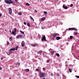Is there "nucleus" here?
<instances>
[{
	"label": "nucleus",
	"mask_w": 79,
	"mask_h": 79,
	"mask_svg": "<svg viewBox=\"0 0 79 79\" xmlns=\"http://www.w3.org/2000/svg\"><path fill=\"white\" fill-rule=\"evenodd\" d=\"M5 2L7 3V4H11L12 3H14L15 4L14 1L11 0H5Z\"/></svg>",
	"instance_id": "obj_1"
},
{
	"label": "nucleus",
	"mask_w": 79,
	"mask_h": 79,
	"mask_svg": "<svg viewBox=\"0 0 79 79\" xmlns=\"http://www.w3.org/2000/svg\"><path fill=\"white\" fill-rule=\"evenodd\" d=\"M47 76V74H45L43 73H41V72H40V77H46Z\"/></svg>",
	"instance_id": "obj_2"
},
{
	"label": "nucleus",
	"mask_w": 79,
	"mask_h": 79,
	"mask_svg": "<svg viewBox=\"0 0 79 79\" xmlns=\"http://www.w3.org/2000/svg\"><path fill=\"white\" fill-rule=\"evenodd\" d=\"M68 29H69V30L70 31L71 30H72V31H73V30H75V31H77V29L76 28H74V27L71 28H69Z\"/></svg>",
	"instance_id": "obj_3"
},
{
	"label": "nucleus",
	"mask_w": 79,
	"mask_h": 79,
	"mask_svg": "<svg viewBox=\"0 0 79 79\" xmlns=\"http://www.w3.org/2000/svg\"><path fill=\"white\" fill-rule=\"evenodd\" d=\"M9 13L10 14H12V9H11V8H9Z\"/></svg>",
	"instance_id": "obj_4"
},
{
	"label": "nucleus",
	"mask_w": 79,
	"mask_h": 79,
	"mask_svg": "<svg viewBox=\"0 0 79 79\" xmlns=\"http://www.w3.org/2000/svg\"><path fill=\"white\" fill-rule=\"evenodd\" d=\"M41 40L42 41H44H44H46L47 40H46V38L45 37V36L43 37H42Z\"/></svg>",
	"instance_id": "obj_5"
},
{
	"label": "nucleus",
	"mask_w": 79,
	"mask_h": 79,
	"mask_svg": "<svg viewBox=\"0 0 79 79\" xmlns=\"http://www.w3.org/2000/svg\"><path fill=\"white\" fill-rule=\"evenodd\" d=\"M25 43L24 42V41H22L21 43L22 46L24 47V46Z\"/></svg>",
	"instance_id": "obj_6"
},
{
	"label": "nucleus",
	"mask_w": 79,
	"mask_h": 79,
	"mask_svg": "<svg viewBox=\"0 0 79 79\" xmlns=\"http://www.w3.org/2000/svg\"><path fill=\"white\" fill-rule=\"evenodd\" d=\"M16 50V48H13L10 49L9 51L11 52V51H14V50Z\"/></svg>",
	"instance_id": "obj_7"
},
{
	"label": "nucleus",
	"mask_w": 79,
	"mask_h": 79,
	"mask_svg": "<svg viewBox=\"0 0 79 79\" xmlns=\"http://www.w3.org/2000/svg\"><path fill=\"white\" fill-rule=\"evenodd\" d=\"M56 35H57V33L54 34V35H53V39H55V37H56Z\"/></svg>",
	"instance_id": "obj_8"
},
{
	"label": "nucleus",
	"mask_w": 79,
	"mask_h": 79,
	"mask_svg": "<svg viewBox=\"0 0 79 79\" xmlns=\"http://www.w3.org/2000/svg\"><path fill=\"white\" fill-rule=\"evenodd\" d=\"M45 17H43L41 19V21H44L45 19Z\"/></svg>",
	"instance_id": "obj_9"
},
{
	"label": "nucleus",
	"mask_w": 79,
	"mask_h": 79,
	"mask_svg": "<svg viewBox=\"0 0 79 79\" xmlns=\"http://www.w3.org/2000/svg\"><path fill=\"white\" fill-rule=\"evenodd\" d=\"M16 32L14 31L11 32V34H14V35H16Z\"/></svg>",
	"instance_id": "obj_10"
},
{
	"label": "nucleus",
	"mask_w": 79,
	"mask_h": 79,
	"mask_svg": "<svg viewBox=\"0 0 79 79\" xmlns=\"http://www.w3.org/2000/svg\"><path fill=\"white\" fill-rule=\"evenodd\" d=\"M63 7L64 8H65V9H68V6H64V5H63Z\"/></svg>",
	"instance_id": "obj_11"
},
{
	"label": "nucleus",
	"mask_w": 79,
	"mask_h": 79,
	"mask_svg": "<svg viewBox=\"0 0 79 79\" xmlns=\"http://www.w3.org/2000/svg\"><path fill=\"white\" fill-rule=\"evenodd\" d=\"M60 38H61L60 37L57 36L56 37V40H59V39H60Z\"/></svg>",
	"instance_id": "obj_12"
},
{
	"label": "nucleus",
	"mask_w": 79,
	"mask_h": 79,
	"mask_svg": "<svg viewBox=\"0 0 79 79\" xmlns=\"http://www.w3.org/2000/svg\"><path fill=\"white\" fill-rule=\"evenodd\" d=\"M20 35H17V36L16 37V39H19V38L20 37Z\"/></svg>",
	"instance_id": "obj_13"
},
{
	"label": "nucleus",
	"mask_w": 79,
	"mask_h": 79,
	"mask_svg": "<svg viewBox=\"0 0 79 79\" xmlns=\"http://www.w3.org/2000/svg\"><path fill=\"white\" fill-rule=\"evenodd\" d=\"M30 18L32 20H33V21H34V19H33V18H32V16H30Z\"/></svg>",
	"instance_id": "obj_14"
},
{
	"label": "nucleus",
	"mask_w": 79,
	"mask_h": 79,
	"mask_svg": "<svg viewBox=\"0 0 79 79\" xmlns=\"http://www.w3.org/2000/svg\"><path fill=\"white\" fill-rule=\"evenodd\" d=\"M42 53V52L40 50L37 53Z\"/></svg>",
	"instance_id": "obj_15"
},
{
	"label": "nucleus",
	"mask_w": 79,
	"mask_h": 79,
	"mask_svg": "<svg viewBox=\"0 0 79 79\" xmlns=\"http://www.w3.org/2000/svg\"><path fill=\"white\" fill-rule=\"evenodd\" d=\"M26 72H29V69H26Z\"/></svg>",
	"instance_id": "obj_16"
},
{
	"label": "nucleus",
	"mask_w": 79,
	"mask_h": 79,
	"mask_svg": "<svg viewBox=\"0 0 79 79\" xmlns=\"http://www.w3.org/2000/svg\"><path fill=\"white\" fill-rule=\"evenodd\" d=\"M74 35H77V32H74Z\"/></svg>",
	"instance_id": "obj_17"
},
{
	"label": "nucleus",
	"mask_w": 79,
	"mask_h": 79,
	"mask_svg": "<svg viewBox=\"0 0 79 79\" xmlns=\"http://www.w3.org/2000/svg\"><path fill=\"white\" fill-rule=\"evenodd\" d=\"M56 55L57 56H60V54L58 53H56Z\"/></svg>",
	"instance_id": "obj_18"
},
{
	"label": "nucleus",
	"mask_w": 79,
	"mask_h": 79,
	"mask_svg": "<svg viewBox=\"0 0 79 79\" xmlns=\"http://www.w3.org/2000/svg\"><path fill=\"white\" fill-rule=\"evenodd\" d=\"M14 31L15 32H17V30H16V28H14Z\"/></svg>",
	"instance_id": "obj_19"
},
{
	"label": "nucleus",
	"mask_w": 79,
	"mask_h": 79,
	"mask_svg": "<svg viewBox=\"0 0 79 79\" xmlns=\"http://www.w3.org/2000/svg\"><path fill=\"white\" fill-rule=\"evenodd\" d=\"M13 53V52H12V51H10V52L9 53V55H11V53Z\"/></svg>",
	"instance_id": "obj_20"
},
{
	"label": "nucleus",
	"mask_w": 79,
	"mask_h": 79,
	"mask_svg": "<svg viewBox=\"0 0 79 79\" xmlns=\"http://www.w3.org/2000/svg\"><path fill=\"white\" fill-rule=\"evenodd\" d=\"M54 52H55V51H54V52H52V51L51 52V53L52 55H53V54H54Z\"/></svg>",
	"instance_id": "obj_21"
},
{
	"label": "nucleus",
	"mask_w": 79,
	"mask_h": 79,
	"mask_svg": "<svg viewBox=\"0 0 79 79\" xmlns=\"http://www.w3.org/2000/svg\"><path fill=\"white\" fill-rule=\"evenodd\" d=\"M69 70L70 73H71V72H72V70H71V69H69Z\"/></svg>",
	"instance_id": "obj_22"
},
{
	"label": "nucleus",
	"mask_w": 79,
	"mask_h": 79,
	"mask_svg": "<svg viewBox=\"0 0 79 79\" xmlns=\"http://www.w3.org/2000/svg\"><path fill=\"white\" fill-rule=\"evenodd\" d=\"M73 37V36H70V39H72Z\"/></svg>",
	"instance_id": "obj_23"
},
{
	"label": "nucleus",
	"mask_w": 79,
	"mask_h": 79,
	"mask_svg": "<svg viewBox=\"0 0 79 79\" xmlns=\"http://www.w3.org/2000/svg\"><path fill=\"white\" fill-rule=\"evenodd\" d=\"M27 25L28 26V27H30V24H29V23H27Z\"/></svg>",
	"instance_id": "obj_24"
},
{
	"label": "nucleus",
	"mask_w": 79,
	"mask_h": 79,
	"mask_svg": "<svg viewBox=\"0 0 79 79\" xmlns=\"http://www.w3.org/2000/svg\"><path fill=\"white\" fill-rule=\"evenodd\" d=\"M20 32H21V33H22V34H24V32H23V31H21V30L20 31Z\"/></svg>",
	"instance_id": "obj_25"
},
{
	"label": "nucleus",
	"mask_w": 79,
	"mask_h": 79,
	"mask_svg": "<svg viewBox=\"0 0 79 79\" xmlns=\"http://www.w3.org/2000/svg\"><path fill=\"white\" fill-rule=\"evenodd\" d=\"M31 45L32 46H33V47H35V46H36V45H37V44H32Z\"/></svg>",
	"instance_id": "obj_26"
},
{
	"label": "nucleus",
	"mask_w": 79,
	"mask_h": 79,
	"mask_svg": "<svg viewBox=\"0 0 79 79\" xmlns=\"http://www.w3.org/2000/svg\"><path fill=\"white\" fill-rule=\"evenodd\" d=\"M26 5H28V6H30V4L29 3H27L26 4Z\"/></svg>",
	"instance_id": "obj_27"
},
{
	"label": "nucleus",
	"mask_w": 79,
	"mask_h": 79,
	"mask_svg": "<svg viewBox=\"0 0 79 79\" xmlns=\"http://www.w3.org/2000/svg\"><path fill=\"white\" fill-rule=\"evenodd\" d=\"M20 37L21 38H23V36L22 35H20Z\"/></svg>",
	"instance_id": "obj_28"
},
{
	"label": "nucleus",
	"mask_w": 79,
	"mask_h": 79,
	"mask_svg": "<svg viewBox=\"0 0 79 79\" xmlns=\"http://www.w3.org/2000/svg\"><path fill=\"white\" fill-rule=\"evenodd\" d=\"M7 44L8 45H9V44H10V43L9 42H8V41H7Z\"/></svg>",
	"instance_id": "obj_29"
},
{
	"label": "nucleus",
	"mask_w": 79,
	"mask_h": 79,
	"mask_svg": "<svg viewBox=\"0 0 79 79\" xmlns=\"http://www.w3.org/2000/svg\"><path fill=\"white\" fill-rule=\"evenodd\" d=\"M19 48L18 46H16V47H15V50H18V48Z\"/></svg>",
	"instance_id": "obj_30"
},
{
	"label": "nucleus",
	"mask_w": 79,
	"mask_h": 79,
	"mask_svg": "<svg viewBox=\"0 0 79 79\" xmlns=\"http://www.w3.org/2000/svg\"><path fill=\"white\" fill-rule=\"evenodd\" d=\"M18 13H19V15H22V13H21L19 12Z\"/></svg>",
	"instance_id": "obj_31"
},
{
	"label": "nucleus",
	"mask_w": 79,
	"mask_h": 79,
	"mask_svg": "<svg viewBox=\"0 0 79 79\" xmlns=\"http://www.w3.org/2000/svg\"><path fill=\"white\" fill-rule=\"evenodd\" d=\"M76 77H77L78 79H79V76H76Z\"/></svg>",
	"instance_id": "obj_32"
},
{
	"label": "nucleus",
	"mask_w": 79,
	"mask_h": 79,
	"mask_svg": "<svg viewBox=\"0 0 79 79\" xmlns=\"http://www.w3.org/2000/svg\"><path fill=\"white\" fill-rule=\"evenodd\" d=\"M44 14H47V12H46V11H44Z\"/></svg>",
	"instance_id": "obj_33"
},
{
	"label": "nucleus",
	"mask_w": 79,
	"mask_h": 79,
	"mask_svg": "<svg viewBox=\"0 0 79 79\" xmlns=\"http://www.w3.org/2000/svg\"><path fill=\"white\" fill-rule=\"evenodd\" d=\"M47 63H49V62H50V59H48V60L47 61Z\"/></svg>",
	"instance_id": "obj_34"
},
{
	"label": "nucleus",
	"mask_w": 79,
	"mask_h": 79,
	"mask_svg": "<svg viewBox=\"0 0 79 79\" xmlns=\"http://www.w3.org/2000/svg\"><path fill=\"white\" fill-rule=\"evenodd\" d=\"M41 29H45V27H42V28H41Z\"/></svg>",
	"instance_id": "obj_35"
},
{
	"label": "nucleus",
	"mask_w": 79,
	"mask_h": 79,
	"mask_svg": "<svg viewBox=\"0 0 79 79\" xmlns=\"http://www.w3.org/2000/svg\"><path fill=\"white\" fill-rule=\"evenodd\" d=\"M39 71V69H36V71Z\"/></svg>",
	"instance_id": "obj_36"
},
{
	"label": "nucleus",
	"mask_w": 79,
	"mask_h": 79,
	"mask_svg": "<svg viewBox=\"0 0 79 79\" xmlns=\"http://www.w3.org/2000/svg\"><path fill=\"white\" fill-rule=\"evenodd\" d=\"M70 6L72 7L73 6V4H71L70 5Z\"/></svg>",
	"instance_id": "obj_37"
},
{
	"label": "nucleus",
	"mask_w": 79,
	"mask_h": 79,
	"mask_svg": "<svg viewBox=\"0 0 79 79\" xmlns=\"http://www.w3.org/2000/svg\"><path fill=\"white\" fill-rule=\"evenodd\" d=\"M24 24H25V25H26V22H24Z\"/></svg>",
	"instance_id": "obj_38"
},
{
	"label": "nucleus",
	"mask_w": 79,
	"mask_h": 79,
	"mask_svg": "<svg viewBox=\"0 0 79 79\" xmlns=\"http://www.w3.org/2000/svg\"><path fill=\"white\" fill-rule=\"evenodd\" d=\"M10 39V40H12V38L11 37H10L9 38Z\"/></svg>",
	"instance_id": "obj_39"
},
{
	"label": "nucleus",
	"mask_w": 79,
	"mask_h": 79,
	"mask_svg": "<svg viewBox=\"0 0 79 79\" xmlns=\"http://www.w3.org/2000/svg\"><path fill=\"white\" fill-rule=\"evenodd\" d=\"M2 68L1 67H0V70H2Z\"/></svg>",
	"instance_id": "obj_40"
},
{
	"label": "nucleus",
	"mask_w": 79,
	"mask_h": 79,
	"mask_svg": "<svg viewBox=\"0 0 79 79\" xmlns=\"http://www.w3.org/2000/svg\"><path fill=\"white\" fill-rule=\"evenodd\" d=\"M51 76H53V73L51 74Z\"/></svg>",
	"instance_id": "obj_41"
},
{
	"label": "nucleus",
	"mask_w": 79,
	"mask_h": 79,
	"mask_svg": "<svg viewBox=\"0 0 79 79\" xmlns=\"http://www.w3.org/2000/svg\"><path fill=\"white\" fill-rule=\"evenodd\" d=\"M35 12H36V13L37 12V10H35Z\"/></svg>",
	"instance_id": "obj_42"
},
{
	"label": "nucleus",
	"mask_w": 79,
	"mask_h": 79,
	"mask_svg": "<svg viewBox=\"0 0 79 79\" xmlns=\"http://www.w3.org/2000/svg\"><path fill=\"white\" fill-rule=\"evenodd\" d=\"M1 60H3V57H1Z\"/></svg>",
	"instance_id": "obj_43"
},
{
	"label": "nucleus",
	"mask_w": 79,
	"mask_h": 79,
	"mask_svg": "<svg viewBox=\"0 0 79 79\" xmlns=\"http://www.w3.org/2000/svg\"><path fill=\"white\" fill-rule=\"evenodd\" d=\"M18 64H19V65H20V63L18 62Z\"/></svg>",
	"instance_id": "obj_44"
},
{
	"label": "nucleus",
	"mask_w": 79,
	"mask_h": 79,
	"mask_svg": "<svg viewBox=\"0 0 79 79\" xmlns=\"http://www.w3.org/2000/svg\"><path fill=\"white\" fill-rule=\"evenodd\" d=\"M43 70H45V68H43Z\"/></svg>",
	"instance_id": "obj_45"
},
{
	"label": "nucleus",
	"mask_w": 79,
	"mask_h": 79,
	"mask_svg": "<svg viewBox=\"0 0 79 79\" xmlns=\"http://www.w3.org/2000/svg\"><path fill=\"white\" fill-rule=\"evenodd\" d=\"M9 52H6L7 55H10V54H9Z\"/></svg>",
	"instance_id": "obj_46"
},
{
	"label": "nucleus",
	"mask_w": 79,
	"mask_h": 79,
	"mask_svg": "<svg viewBox=\"0 0 79 79\" xmlns=\"http://www.w3.org/2000/svg\"><path fill=\"white\" fill-rule=\"evenodd\" d=\"M1 16H2V14L0 13V18L1 17Z\"/></svg>",
	"instance_id": "obj_47"
},
{
	"label": "nucleus",
	"mask_w": 79,
	"mask_h": 79,
	"mask_svg": "<svg viewBox=\"0 0 79 79\" xmlns=\"http://www.w3.org/2000/svg\"><path fill=\"white\" fill-rule=\"evenodd\" d=\"M16 64V65H18V63H17Z\"/></svg>",
	"instance_id": "obj_48"
},
{
	"label": "nucleus",
	"mask_w": 79,
	"mask_h": 79,
	"mask_svg": "<svg viewBox=\"0 0 79 79\" xmlns=\"http://www.w3.org/2000/svg\"><path fill=\"white\" fill-rule=\"evenodd\" d=\"M62 76H63V77H65V76H64V75L63 74Z\"/></svg>",
	"instance_id": "obj_49"
},
{
	"label": "nucleus",
	"mask_w": 79,
	"mask_h": 79,
	"mask_svg": "<svg viewBox=\"0 0 79 79\" xmlns=\"http://www.w3.org/2000/svg\"><path fill=\"white\" fill-rule=\"evenodd\" d=\"M15 1L16 2H18V0H15Z\"/></svg>",
	"instance_id": "obj_50"
},
{
	"label": "nucleus",
	"mask_w": 79,
	"mask_h": 79,
	"mask_svg": "<svg viewBox=\"0 0 79 79\" xmlns=\"http://www.w3.org/2000/svg\"><path fill=\"white\" fill-rule=\"evenodd\" d=\"M57 76H60V75L59 74H57Z\"/></svg>",
	"instance_id": "obj_51"
},
{
	"label": "nucleus",
	"mask_w": 79,
	"mask_h": 79,
	"mask_svg": "<svg viewBox=\"0 0 79 79\" xmlns=\"http://www.w3.org/2000/svg\"><path fill=\"white\" fill-rule=\"evenodd\" d=\"M9 32H10V33L11 32V30H10Z\"/></svg>",
	"instance_id": "obj_52"
},
{
	"label": "nucleus",
	"mask_w": 79,
	"mask_h": 79,
	"mask_svg": "<svg viewBox=\"0 0 79 79\" xmlns=\"http://www.w3.org/2000/svg\"><path fill=\"white\" fill-rule=\"evenodd\" d=\"M43 79H45V78H43Z\"/></svg>",
	"instance_id": "obj_53"
},
{
	"label": "nucleus",
	"mask_w": 79,
	"mask_h": 79,
	"mask_svg": "<svg viewBox=\"0 0 79 79\" xmlns=\"http://www.w3.org/2000/svg\"><path fill=\"white\" fill-rule=\"evenodd\" d=\"M5 31H6V30H5Z\"/></svg>",
	"instance_id": "obj_54"
},
{
	"label": "nucleus",
	"mask_w": 79,
	"mask_h": 79,
	"mask_svg": "<svg viewBox=\"0 0 79 79\" xmlns=\"http://www.w3.org/2000/svg\"><path fill=\"white\" fill-rule=\"evenodd\" d=\"M68 39H69V38H68Z\"/></svg>",
	"instance_id": "obj_55"
},
{
	"label": "nucleus",
	"mask_w": 79,
	"mask_h": 79,
	"mask_svg": "<svg viewBox=\"0 0 79 79\" xmlns=\"http://www.w3.org/2000/svg\"><path fill=\"white\" fill-rule=\"evenodd\" d=\"M78 58H79V56H78Z\"/></svg>",
	"instance_id": "obj_56"
},
{
	"label": "nucleus",
	"mask_w": 79,
	"mask_h": 79,
	"mask_svg": "<svg viewBox=\"0 0 79 79\" xmlns=\"http://www.w3.org/2000/svg\"><path fill=\"white\" fill-rule=\"evenodd\" d=\"M1 1H0V2Z\"/></svg>",
	"instance_id": "obj_57"
}]
</instances>
